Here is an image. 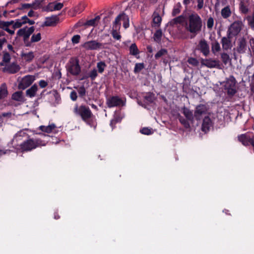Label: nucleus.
I'll list each match as a JSON object with an SVG mask.
<instances>
[{
	"label": "nucleus",
	"instance_id": "nucleus-1",
	"mask_svg": "<svg viewBox=\"0 0 254 254\" xmlns=\"http://www.w3.org/2000/svg\"><path fill=\"white\" fill-rule=\"evenodd\" d=\"M202 26L201 18L197 13H194L189 15L185 28L191 34L190 38H193L201 31Z\"/></svg>",
	"mask_w": 254,
	"mask_h": 254
},
{
	"label": "nucleus",
	"instance_id": "nucleus-2",
	"mask_svg": "<svg viewBox=\"0 0 254 254\" xmlns=\"http://www.w3.org/2000/svg\"><path fill=\"white\" fill-rule=\"evenodd\" d=\"M47 142L40 138H30L21 143L20 147L22 152H28L37 147L45 146Z\"/></svg>",
	"mask_w": 254,
	"mask_h": 254
},
{
	"label": "nucleus",
	"instance_id": "nucleus-3",
	"mask_svg": "<svg viewBox=\"0 0 254 254\" xmlns=\"http://www.w3.org/2000/svg\"><path fill=\"white\" fill-rule=\"evenodd\" d=\"M73 112L76 115L80 116L84 122H87L92 116L89 108L84 105H81L80 106L76 105Z\"/></svg>",
	"mask_w": 254,
	"mask_h": 254
},
{
	"label": "nucleus",
	"instance_id": "nucleus-4",
	"mask_svg": "<svg viewBox=\"0 0 254 254\" xmlns=\"http://www.w3.org/2000/svg\"><path fill=\"white\" fill-rule=\"evenodd\" d=\"M35 28L33 26L27 28L25 27L24 28L20 29L17 32V35L19 36L23 37L24 43L26 46L30 47V42L29 40L30 36L34 32Z\"/></svg>",
	"mask_w": 254,
	"mask_h": 254
},
{
	"label": "nucleus",
	"instance_id": "nucleus-5",
	"mask_svg": "<svg viewBox=\"0 0 254 254\" xmlns=\"http://www.w3.org/2000/svg\"><path fill=\"white\" fill-rule=\"evenodd\" d=\"M67 71L74 76L78 75L81 72V67L79 61L77 59H71L66 65Z\"/></svg>",
	"mask_w": 254,
	"mask_h": 254
},
{
	"label": "nucleus",
	"instance_id": "nucleus-6",
	"mask_svg": "<svg viewBox=\"0 0 254 254\" xmlns=\"http://www.w3.org/2000/svg\"><path fill=\"white\" fill-rule=\"evenodd\" d=\"M236 79L233 75L227 78L224 87L229 95L233 96L236 93Z\"/></svg>",
	"mask_w": 254,
	"mask_h": 254
},
{
	"label": "nucleus",
	"instance_id": "nucleus-7",
	"mask_svg": "<svg viewBox=\"0 0 254 254\" xmlns=\"http://www.w3.org/2000/svg\"><path fill=\"white\" fill-rule=\"evenodd\" d=\"M209 110L208 106L200 104L197 105L194 110V118L197 121H200L203 116L206 115Z\"/></svg>",
	"mask_w": 254,
	"mask_h": 254
},
{
	"label": "nucleus",
	"instance_id": "nucleus-8",
	"mask_svg": "<svg viewBox=\"0 0 254 254\" xmlns=\"http://www.w3.org/2000/svg\"><path fill=\"white\" fill-rule=\"evenodd\" d=\"M243 26L242 21H236L229 27L227 33L232 37L236 36L241 32Z\"/></svg>",
	"mask_w": 254,
	"mask_h": 254
},
{
	"label": "nucleus",
	"instance_id": "nucleus-9",
	"mask_svg": "<svg viewBox=\"0 0 254 254\" xmlns=\"http://www.w3.org/2000/svg\"><path fill=\"white\" fill-rule=\"evenodd\" d=\"M106 44L97 42L95 40H91L85 42L83 44V47L87 50H96L103 49L106 47Z\"/></svg>",
	"mask_w": 254,
	"mask_h": 254
},
{
	"label": "nucleus",
	"instance_id": "nucleus-10",
	"mask_svg": "<svg viewBox=\"0 0 254 254\" xmlns=\"http://www.w3.org/2000/svg\"><path fill=\"white\" fill-rule=\"evenodd\" d=\"M35 80V77L32 75H27L24 76L18 84V88L24 90L29 87Z\"/></svg>",
	"mask_w": 254,
	"mask_h": 254
},
{
	"label": "nucleus",
	"instance_id": "nucleus-11",
	"mask_svg": "<svg viewBox=\"0 0 254 254\" xmlns=\"http://www.w3.org/2000/svg\"><path fill=\"white\" fill-rule=\"evenodd\" d=\"M106 104L109 108H112L123 105V101L119 96H112L107 99Z\"/></svg>",
	"mask_w": 254,
	"mask_h": 254
},
{
	"label": "nucleus",
	"instance_id": "nucleus-12",
	"mask_svg": "<svg viewBox=\"0 0 254 254\" xmlns=\"http://www.w3.org/2000/svg\"><path fill=\"white\" fill-rule=\"evenodd\" d=\"M233 37L227 33V36L223 37L221 40L222 49L224 51H228L231 50L233 45L231 39Z\"/></svg>",
	"mask_w": 254,
	"mask_h": 254
},
{
	"label": "nucleus",
	"instance_id": "nucleus-13",
	"mask_svg": "<svg viewBox=\"0 0 254 254\" xmlns=\"http://www.w3.org/2000/svg\"><path fill=\"white\" fill-rule=\"evenodd\" d=\"M64 6L63 3L61 2H50L46 7H43V10L45 11H53L59 10Z\"/></svg>",
	"mask_w": 254,
	"mask_h": 254
},
{
	"label": "nucleus",
	"instance_id": "nucleus-14",
	"mask_svg": "<svg viewBox=\"0 0 254 254\" xmlns=\"http://www.w3.org/2000/svg\"><path fill=\"white\" fill-rule=\"evenodd\" d=\"M237 51L239 54H244L246 53L247 50V42L244 37L238 39L237 43Z\"/></svg>",
	"mask_w": 254,
	"mask_h": 254
},
{
	"label": "nucleus",
	"instance_id": "nucleus-15",
	"mask_svg": "<svg viewBox=\"0 0 254 254\" xmlns=\"http://www.w3.org/2000/svg\"><path fill=\"white\" fill-rule=\"evenodd\" d=\"M115 19H117V23L120 25V28H121V21L122 20L123 21V27L127 29L129 27V18L128 16L124 12H122L118 15Z\"/></svg>",
	"mask_w": 254,
	"mask_h": 254
},
{
	"label": "nucleus",
	"instance_id": "nucleus-16",
	"mask_svg": "<svg viewBox=\"0 0 254 254\" xmlns=\"http://www.w3.org/2000/svg\"><path fill=\"white\" fill-rule=\"evenodd\" d=\"M198 50L205 56L209 53V46L205 39H201L198 45Z\"/></svg>",
	"mask_w": 254,
	"mask_h": 254
},
{
	"label": "nucleus",
	"instance_id": "nucleus-17",
	"mask_svg": "<svg viewBox=\"0 0 254 254\" xmlns=\"http://www.w3.org/2000/svg\"><path fill=\"white\" fill-rule=\"evenodd\" d=\"M20 69V67L19 65L15 63H12L3 68L2 71L10 74H14L19 71Z\"/></svg>",
	"mask_w": 254,
	"mask_h": 254
},
{
	"label": "nucleus",
	"instance_id": "nucleus-18",
	"mask_svg": "<svg viewBox=\"0 0 254 254\" xmlns=\"http://www.w3.org/2000/svg\"><path fill=\"white\" fill-rule=\"evenodd\" d=\"M120 29V25L117 23V19H115L113 22L111 34L113 37L117 40H120L121 39V35H120V32H119Z\"/></svg>",
	"mask_w": 254,
	"mask_h": 254
},
{
	"label": "nucleus",
	"instance_id": "nucleus-19",
	"mask_svg": "<svg viewBox=\"0 0 254 254\" xmlns=\"http://www.w3.org/2000/svg\"><path fill=\"white\" fill-rule=\"evenodd\" d=\"M213 124L211 120L208 116H205L203 120L201 129L203 132H207L212 127Z\"/></svg>",
	"mask_w": 254,
	"mask_h": 254
},
{
	"label": "nucleus",
	"instance_id": "nucleus-20",
	"mask_svg": "<svg viewBox=\"0 0 254 254\" xmlns=\"http://www.w3.org/2000/svg\"><path fill=\"white\" fill-rule=\"evenodd\" d=\"M182 112L185 116V118L189 120L190 122L193 124L194 123V113L193 114L192 111H190L189 108L184 106L182 108Z\"/></svg>",
	"mask_w": 254,
	"mask_h": 254
},
{
	"label": "nucleus",
	"instance_id": "nucleus-21",
	"mask_svg": "<svg viewBox=\"0 0 254 254\" xmlns=\"http://www.w3.org/2000/svg\"><path fill=\"white\" fill-rule=\"evenodd\" d=\"M59 18L57 15L47 17L44 22V25L46 26H54L56 25Z\"/></svg>",
	"mask_w": 254,
	"mask_h": 254
},
{
	"label": "nucleus",
	"instance_id": "nucleus-22",
	"mask_svg": "<svg viewBox=\"0 0 254 254\" xmlns=\"http://www.w3.org/2000/svg\"><path fill=\"white\" fill-rule=\"evenodd\" d=\"M251 138V137L247 134H242L238 136V140L246 146L250 145Z\"/></svg>",
	"mask_w": 254,
	"mask_h": 254
},
{
	"label": "nucleus",
	"instance_id": "nucleus-23",
	"mask_svg": "<svg viewBox=\"0 0 254 254\" xmlns=\"http://www.w3.org/2000/svg\"><path fill=\"white\" fill-rule=\"evenodd\" d=\"M201 64L207 67L213 68L216 67L218 64L217 61L209 59L202 60Z\"/></svg>",
	"mask_w": 254,
	"mask_h": 254
},
{
	"label": "nucleus",
	"instance_id": "nucleus-24",
	"mask_svg": "<svg viewBox=\"0 0 254 254\" xmlns=\"http://www.w3.org/2000/svg\"><path fill=\"white\" fill-rule=\"evenodd\" d=\"M38 88V86L36 84H34L26 91V95L30 98L35 97Z\"/></svg>",
	"mask_w": 254,
	"mask_h": 254
},
{
	"label": "nucleus",
	"instance_id": "nucleus-25",
	"mask_svg": "<svg viewBox=\"0 0 254 254\" xmlns=\"http://www.w3.org/2000/svg\"><path fill=\"white\" fill-rule=\"evenodd\" d=\"M11 98L15 101L20 102H24L25 101L22 91H17L14 92L12 94Z\"/></svg>",
	"mask_w": 254,
	"mask_h": 254
},
{
	"label": "nucleus",
	"instance_id": "nucleus-26",
	"mask_svg": "<svg viewBox=\"0 0 254 254\" xmlns=\"http://www.w3.org/2000/svg\"><path fill=\"white\" fill-rule=\"evenodd\" d=\"M231 14L232 12L229 5H227L221 9V14L223 18H228L231 16Z\"/></svg>",
	"mask_w": 254,
	"mask_h": 254
},
{
	"label": "nucleus",
	"instance_id": "nucleus-27",
	"mask_svg": "<svg viewBox=\"0 0 254 254\" xmlns=\"http://www.w3.org/2000/svg\"><path fill=\"white\" fill-rule=\"evenodd\" d=\"M152 16L153 26L159 27L162 21V18L159 15V14L157 12H154Z\"/></svg>",
	"mask_w": 254,
	"mask_h": 254
},
{
	"label": "nucleus",
	"instance_id": "nucleus-28",
	"mask_svg": "<svg viewBox=\"0 0 254 254\" xmlns=\"http://www.w3.org/2000/svg\"><path fill=\"white\" fill-rule=\"evenodd\" d=\"M56 128V126L55 124H52L48 126H41L39 127V129L42 131L46 132L47 133H50L53 131V130Z\"/></svg>",
	"mask_w": 254,
	"mask_h": 254
},
{
	"label": "nucleus",
	"instance_id": "nucleus-29",
	"mask_svg": "<svg viewBox=\"0 0 254 254\" xmlns=\"http://www.w3.org/2000/svg\"><path fill=\"white\" fill-rule=\"evenodd\" d=\"M8 91L7 86L5 83H3L0 86V99L4 98L7 96Z\"/></svg>",
	"mask_w": 254,
	"mask_h": 254
},
{
	"label": "nucleus",
	"instance_id": "nucleus-30",
	"mask_svg": "<svg viewBox=\"0 0 254 254\" xmlns=\"http://www.w3.org/2000/svg\"><path fill=\"white\" fill-rule=\"evenodd\" d=\"M145 101L148 104L152 103L155 100V95L153 93L148 92L143 97Z\"/></svg>",
	"mask_w": 254,
	"mask_h": 254
},
{
	"label": "nucleus",
	"instance_id": "nucleus-31",
	"mask_svg": "<svg viewBox=\"0 0 254 254\" xmlns=\"http://www.w3.org/2000/svg\"><path fill=\"white\" fill-rule=\"evenodd\" d=\"M178 119L181 124L183 125L184 127L186 128H189L190 127V121L188 120L186 118H184L183 117H182L181 115H179L178 116Z\"/></svg>",
	"mask_w": 254,
	"mask_h": 254
},
{
	"label": "nucleus",
	"instance_id": "nucleus-32",
	"mask_svg": "<svg viewBox=\"0 0 254 254\" xmlns=\"http://www.w3.org/2000/svg\"><path fill=\"white\" fill-rule=\"evenodd\" d=\"M211 50L214 54L216 52H219L221 50L220 44L216 40L211 43Z\"/></svg>",
	"mask_w": 254,
	"mask_h": 254
},
{
	"label": "nucleus",
	"instance_id": "nucleus-33",
	"mask_svg": "<svg viewBox=\"0 0 254 254\" xmlns=\"http://www.w3.org/2000/svg\"><path fill=\"white\" fill-rule=\"evenodd\" d=\"M21 56L26 62L28 63L31 62L34 58V53L32 52L28 53H22Z\"/></svg>",
	"mask_w": 254,
	"mask_h": 254
},
{
	"label": "nucleus",
	"instance_id": "nucleus-34",
	"mask_svg": "<svg viewBox=\"0 0 254 254\" xmlns=\"http://www.w3.org/2000/svg\"><path fill=\"white\" fill-rule=\"evenodd\" d=\"M129 50V54L131 55L136 56L139 53V50L135 43H133L130 46Z\"/></svg>",
	"mask_w": 254,
	"mask_h": 254
},
{
	"label": "nucleus",
	"instance_id": "nucleus-35",
	"mask_svg": "<svg viewBox=\"0 0 254 254\" xmlns=\"http://www.w3.org/2000/svg\"><path fill=\"white\" fill-rule=\"evenodd\" d=\"M162 37V32L161 29H158L156 31L153 35V39L154 41L157 43H160L161 41Z\"/></svg>",
	"mask_w": 254,
	"mask_h": 254
},
{
	"label": "nucleus",
	"instance_id": "nucleus-36",
	"mask_svg": "<svg viewBox=\"0 0 254 254\" xmlns=\"http://www.w3.org/2000/svg\"><path fill=\"white\" fill-rule=\"evenodd\" d=\"M100 19V16L98 15L96 16L94 18L87 20L85 23V25L88 26H95L97 24V22Z\"/></svg>",
	"mask_w": 254,
	"mask_h": 254
},
{
	"label": "nucleus",
	"instance_id": "nucleus-37",
	"mask_svg": "<svg viewBox=\"0 0 254 254\" xmlns=\"http://www.w3.org/2000/svg\"><path fill=\"white\" fill-rule=\"evenodd\" d=\"M239 8L241 13L243 14H247L249 12V8L243 1L240 2Z\"/></svg>",
	"mask_w": 254,
	"mask_h": 254
},
{
	"label": "nucleus",
	"instance_id": "nucleus-38",
	"mask_svg": "<svg viewBox=\"0 0 254 254\" xmlns=\"http://www.w3.org/2000/svg\"><path fill=\"white\" fill-rule=\"evenodd\" d=\"M246 19L248 21V25L253 29H254V12L252 15H248Z\"/></svg>",
	"mask_w": 254,
	"mask_h": 254
},
{
	"label": "nucleus",
	"instance_id": "nucleus-39",
	"mask_svg": "<svg viewBox=\"0 0 254 254\" xmlns=\"http://www.w3.org/2000/svg\"><path fill=\"white\" fill-rule=\"evenodd\" d=\"M221 58L222 59L223 63L225 64H226L229 62H230L231 61L229 55L225 53H223L221 54Z\"/></svg>",
	"mask_w": 254,
	"mask_h": 254
},
{
	"label": "nucleus",
	"instance_id": "nucleus-40",
	"mask_svg": "<svg viewBox=\"0 0 254 254\" xmlns=\"http://www.w3.org/2000/svg\"><path fill=\"white\" fill-rule=\"evenodd\" d=\"M144 68V64L142 63H136L135 64L134 68V72L135 73H138L140 71Z\"/></svg>",
	"mask_w": 254,
	"mask_h": 254
},
{
	"label": "nucleus",
	"instance_id": "nucleus-41",
	"mask_svg": "<svg viewBox=\"0 0 254 254\" xmlns=\"http://www.w3.org/2000/svg\"><path fill=\"white\" fill-rule=\"evenodd\" d=\"M168 54V51L166 49H162L159 50L155 55V58L156 59H158L159 58L167 55Z\"/></svg>",
	"mask_w": 254,
	"mask_h": 254
},
{
	"label": "nucleus",
	"instance_id": "nucleus-42",
	"mask_svg": "<svg viewBox=\"0 0 254 254\" xmlns=\"http://www.w3.org/2000/svg\"><path fill=\"white\" fill-rule=\"evenodd\" d=\"M11 59L10 54L5 51L3 52L2 62L5 64L9 63Z\"/></svg>",
	"mask_w": 254,
	"mask_h": 254
},
{
	"label": "nucleus",
	"instance_id": "nucleus-43",
	"mask_svg": "<svg viewBox=\"0 0 254 254\" xmlns=\"http://www.w3.org/2000/svg\"><path fill=\"white\" fill-rule=\"evenodd\" d=\"M44 0H35L32 4V8L35 9H37L40 8L42 3Z\"/></svg>",
	"mask_w": 254,
	"mask_h": 254
},
{
	"label": "nucleus",
	"instance_id": "nucleus-44",
	"mask_svg": "<svg viewBox=\"0 0 254 254\" xmlns=\"http://www.w3.org/2000/svg\"><path fill=\"white\" fill-rule=\"evenodd\" d=\"M41 39V34L40 33H37V34H33L31 38L30 45L32 43L37 42L39 41Z\"/></svg>",
	"mask_w": 254,
	"mask_h": 254
},
{
	"label": "nucleus",
	"instance_id": "nucleus-45",
	"mask_svg": "<svg viewBox=\"0 0 254 254\" xmlns=\"http://www.w3.org/2000/svg\"><path fill=\"white\" fill-rule=\"evenodd\" d=\"M142 3L144 4L143 0H132L130 2L131 6L135 8H138L139 6L140 3Z\"/></svg>",
	"mask_w": 254,
	"mask_h": 254
},
{
	"label": "nucleus",
	"instance_id": "nucleus-46",
	"mask_svg": "<svg viewBox=\"0 0 254 254\" xmlns=\"http://www.w3.org/2000/svg\"><path fill=\"white\" fill-rule=\"evenodd\" d=\"M84 6L81 3H79L77 6L75 7L73 10L74 12V14L72 15V16H74L76 13H80L84 9Z\"/></svg>",
	"mask_w": 254,
	"mask_h": 254
},
{
	"label": "nucleus",
	"instance_id": "nucleus-47",
	"mask_svg": "<svg viewBox=\"0 0 254 254\" xmlns=\"http://www.w3.org/2000/svg\"><path fill=\"white\" fill-rule=\"evenodd\" d=\"M22 20L17 19L13 25L14 29L18 28L22 26L23 24L26 23V21H22Z\"/></svg>",
	"mask_w": 254,
	"mask_h": 254
},
{
	"label": "nucleus",
	"instance_id": "nucleus-48",
	"mask_svg": "<svg viewBox=\"0 0 254 254\" xmlns=\"http://www.w3.org/2000/svg\"><path fill=\"white\" fill-rule=\"evenodd\" d=\"M106 66L105 63L103 62H100L97 63V67L99 73H102Z\"/></svg>",
	"mask_w": 254,
	"mask_h": 254
},
{
	"label": "nucleus",
	"instance_id": "nucleus-49",
	"mask_svg": "<svg viewBox=\"0 0 254 254\" xmlns=\"http://www.w3.org/2000/svg\"><path fill=\"white\" fill-rule=\"evenodd\" d=\"M77 91L80 97L83 98L85 96L86 89L84 86H81L77 89Z\"/></svg>",
	"mask_w": 254,
	"mask_h": 254
},
{
	"label": "nucleus",
	"instance_id": "nucleus-50",
	"mask_svg": "<svg viewBox=\"0 0 254 254\" xmlns=\"http://www.w3.org/2000/svg\"><path fill=\"white\" fill-rule=\"evenodd\" d=\"M185 18L183 15H180L173 19L175 24H181L185 21Z\"/></svg>",
	"mask_w": 254,
	"mask_h": 254
},
{
	"label": "nucleus",
	"instance_id": "nucleus-51",
	"mask_svg": "<svg viewBox=\"0 0 254 254\" xmlns=\"http://www.w3.org/2000/svg\"><path fill=\"white\" fill-rule=\"evenodd\" d=\"M249 44L250 45V48H248V50L251 53V54L253 53L254 56V38H252L250 39Z\"/></svg>",
	"mask_w": 254,
	"mask_h": 254
},
{
	"label": "nucleus",
	"instance_id": "nucleus-52",
	"mask_svg": "<svg viewBox=\"0 0 254 254\" xmlns=\"http://www.w3.org/2000/svg\"><path fill=\"white\" fill-rule=\"evenodd\" d=\"M140 132L143 134L145 135H150L152 133V131H151V128H149L148 127H143L141 129H140Z\"/></svg>",
	"mask_w": 254,
	"mask_h": 254
},
{
	"label": "nucleus",
	"instance_id": "nucleus-53",
	"mask_svg": "<svg viewBox=\"0 0 254 254\" xmlns=\"http://www.w3.org/2000/svg\"><path fill=\"white\" fill-rule=\"evenodd\" d=\"M188 62L189 64L193 66H197L199 64L198 61L196 59L193 58H189L188 60Z\"/></svg>",
	"mask_w": 254,
	"mask_h": 254
},
{
	"label": "nucleus",
	"instance_id": "nucleus-54",
	"mask_svg": "<svg viewBox=\"0 0 254 254\" xmlns=\"http://www.w3.org/2000/svg\"><path fill=\"white\" fill-rule=\"evenodd\" d=\"M97 71L96 69L94 68L89 73V77H90L92 80H94L97 77Z\"/></svg>",
	"mask_w": 254,
	"mask_h": 254
},
{
	"label": "nucleus",
	"instance_id": "nucleus-55",
	"mask_svg": "<svg viewBox=\"0 0 254 254\" xmlns=\"http://www.w3.org/2000/svg\"><path fill=\"white\" fill-rule=\"evenodd\" d=\"M214 24V19L212 17H210L207 21V27L208 29H211Z\"/></svg>",
	"mask_w": 254,
	"mask_h": 254
},
{
	"label": "nucleus",
	"instance_id": "nucleus-56",
	"mask_svg": "<svg viewBox=\"0 0 254 254\" xmlns=\"http://www.w3.org/2000/svg\"><path fill=\"white\" fill-rule=\"evenodd\" d=\"M8 25L6 24L5 21H1L0 20V28L7 31L9 29Z\"/></svg>",
	"mask_w": 254,
	"mask_h": 254
},
{
	"label": "nucleus",
	"instance_id": "nucleus-57",
	"mask_svg": "<svg viewBox=\"0 0 254 254\" xmlns=\"http://www.w3.org/2000/svg\"><path fill=\"white\" fill-rule=\"evenodd\" d=\"M80 36L79 35H74L71 41L73 44H77L79 42Z\"/></svg>",
	"mask_w": 254,
	"mask_h": 254
},
{
	"label": "nucleus",
	"instance_id": "nucleus-58",
	"mask_svg": "<svg viewBox=\"0 0 254 254\" xmlns=\"http://www.w3.org/2000/svg\"><path fill=\"white\" fill-rule=\"evenodd\" d=\"M70 97L72 101H76L77 98L76 92L75 91H72L70 94Z\"/></svg>",
	"mask_w": 254,
	"mask_h": 254
},
{
	"label": "nucleus",
	"instance_id": "nucleus-59",
	"mask_svg": "<svg viewBox=\"0 0 254 254\" xmlns=\"http://www.w3.org/2000/svg\"><path fill=\"white\" fill-rule=\"evenodd\" d=\"M180 12V9L179 6H175L173 8V11H172V15L173 16H176V15L178 14Z\"/></svg>",
	"mask_w": 254,
	"mask_h": 254
},
{
	"label": "nucleus",
	"instance_id": "nucleus-60",
	"mask_svg": "<svg viewBox=\"0 0 254 254\" xmlns=\"http://www.w3.org/2000/svg\"><path fill=\"white\" fill-rule=\"evenodd\" d=\"M144 5L148 6L150 4L154 3L157 2V0H143Z\"/></svg>",
	"mask_w": 254,
	"mask_h": 254
},
{
	"label": "nucleus",
	"instance_id": "nucleus-61",
	"mask_svg": "<svg viewBox=\"0 0 254 254\" xmlns=\"http://www.w3.org/2000/svg\"><path fill=\"white\" fill-rule=\"evenodd\" d=\"M26 135V133L23 131H20L18 132L14 136V139H17V138L21 136H24Z\"/></svg>",
	"mask_w": 254,
	"mask_h": 254
},
{
	"label": "nucleus",
	"instance_id": "nucleus-62",
	"mask_svg": "<svg viewBox=\"0 0 254 254\" xmlns=\"http://www.w3.org/2000/svg\"><path fill=\"white\" fill-rule=\"evenodd\" d=\"M250 90L253 93H254V73L252 76V81L250 83Z\"/></svg>",
	"mask_w": 254,
	"mask_h": 254
},
{
	"label": "nucleus",
	"instance_id": "nucleus-63",
	"mask_svg": "<svg viewBox=\"0 0 254 254\" xmlns=\"http://www.w3.org/2000/svg\"><path fill=\"white\" fill-rule=\"evenodd\" d=\"M197 9H201L203 7L204 5V1L203 0H197Z\"/></svg>",
	"mask_w": 254,
	"mask_h": 254
},
{
	"label": "nucleus",
	"instance_id": "nucleus-64",
	"mask_svg": "<svg viewBox=\"0 0 254 254\" xmlns=\"http://www.w3.org/2000/svg\"><path fill=\"white\" fill-rule=\"evenodd\" d=\"M39 84L41 88H45L48 85V83L44 80H41L39 81Z\"/></svg>",
	"mask_w": 254,
	"mask_h": 254
}]
</instances>
